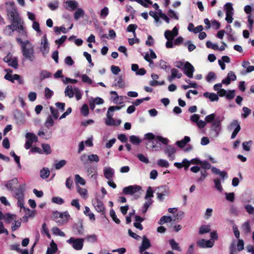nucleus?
I'll use <instances>...</instances> for the list:
<instances>
[{
    "instance_id": "f257e3e1",
    "label": "nucleus",
    "mask_w": 254,
    "mask_h": 254,
    "mask_svg": "<svg viewBox=\"0 0 254 254\" xmlns=\"http://www.w3.org/2000/svg\"><path fill=\"white\" fill-rule=\"evenodd\" d=\"M16 41L20 45L22 56L25 60L34 62L36 60L34 48L33 44L28 40H22V38L17 37Z\"/></svg>"
},
{
    "instance_id": "c03bdc74",
    "label": "nucleus",
    "mask_w": 254,
    "mask_h": 254,
    "mask_svg": "<svg viewBox=\"0 0 254 254\" xmlns=\"http://www.w3.org/2000/svg\"><path fill=\"white\" fill-rule=\"evenodd\" d=\"M54 123L53 117L51 116H49L45 122V126L46 127L49 128L53 126Z\"/></svg>"
},
{
    "instance_id": "473e14b6",
    "label": "nucleus",
    "mask_w": 254,
    "mask_h": 254,
    "mask_svg": "<svg viewBox=\"0 0 254 254\" xmlns=\"http://www.w3.org/2000/svg\"><path fill=\"white\" fill-rule=\"evenodd\" d=\"M253 144L252 140L244 141L242 143L243 149L244 151L249 152L251 150V146Z\"/></svg>"
},
{
    "instance_id": "e433bc0d",
    "label": "nucleus",
    "mask_w": 254,
    "mask_h": 254,
    "mask_svg": "<svg viewBox=\"0 0 254 254\" xmlns=\"http://www.w3.org/2000/svg\"><path fill=\"white\" fill-rule=\"evenodd\" d=\"M8 65L14 69H17L18 67V59L14 57L12 60L7 63Z\"/></svg>"
},
{
    "instance_id": "f03ea898",
    "label": "nucleus",
    "mask_w": 254,
    "mask_h": 254,
    "mask_svg": "<svg viewBox=\"0 0 254 254\" xmlns=\"http://www.w3.org/2000/svg\"><path fill=\"white\" fill-rule=\"evenodd\" d=\"M198 161V164L200 165L202 168L204 169H211L212 173L216 175H219V176L221 178L223 182H224L225 179L228 178V174L226 171H221L219 169L215 167H211L210 164L206 161Z\"/></svg>"
},
{
    "instance_id": "c85d7f7f",
    "label": "nucleus",
    "mask_w": 254,
    "mask_h": 254,
    "mask_svg": "<svg viewBox=\"0 0 254 254\" xmlns=\"http://www.w3.org/2000/svg\"><path fill=\"white\" fill-rule=\"evenodd\" d=\"M224 9L226 10V15H230L234 14V9L233 8L232 3L227 2L224 5Z\"/></svg>"
},
{
    "instance_id": "de8ad7c7",
    "label": "nucleus",
    "mask_w": 254,
    "mask_h": 254,
    "mask_svg": "<svg viewBox=\"0 0 254 254\" xmlns=\"http://www.w3.org/2000/svg\"><path fill=\"white\" fill-rule=\"evenodd\" d=\"M10 155L13 157L15 161L17 164V166L19 169L21 168V165L20 163V158L19 156L16 155L13 151H11L10 153Z\"/></svg>"
},
{
    "instance_id": "e2e57ef3",
    "label": "nucleus",
    "mask_w": 254,
    "mask_h": 254,
    "mask_svg": "<svg viewBox=\"0 0 254 254\" xmlns=\"http://www.w3.org/2000/svg\"><path fill=\"white\" fill-rule=\"evenodd\" d=\"M206 46L208 48L212 49L214 50H218V46L216 44H213L211 42L208 41L206 43Z\"/></svg>"
},
{
    "instance_id": "a19ab883",
    "label": "nucleus",
    "mask_w": 254,
    "mask_h": 254,
    "mask_svg": "<svg viewBox=\"0 0 254 254\" xmlns=\"http://www.w3.org/2000/svg\"><path fill=\"white\" fill-rule=\"evenodd\" d=\"M216 75L213 72H209L206 75L205 79L208 82H210L212 80H214L216 79Z\"/></svg>"
},
{
    "instance_id": "603ef678",
    "label": "nucleus",
    "mask_w": 254,
    "mask_h": 254,
    "mask_svg": "<svg viewBox=\"0 0 254 254\" xmlns=\"http://www.w3.org/2000/svg\"><path fill=\"white\" fill-rule=\"evenodd\" d=\"M110 216L112 217V219L113 220V221H115V223H116L118 224H119L120 223V220H119V219L117 218L116 213L113 209L110 210Z\"/></svg>"
},
{
    "instance_id": "1a4fd4ad",
    "label": "nucleus",
    "mask_w": 254,
    "mask_h": 254,
    "mask_svg": "<svg viewBox=\"0 0 254 254\" xmlns=\"http://www.w3.org/2000/svg\"><path fill=\"white\" fill-rule=\"evenodd\" d=\"M224 117L217 116L215 120L211 123V130L215 132V135L217 136L221 130V124Z\"/></svg>"
},
{
    "instance_id": "c9c22d12",
    "label": "nucleus",
    "mask_w": 254,
    "mask_h": 254,
    "mask_svg": "<svg viewBox=\"0 0 254 254\" xmlns=\"http://www.w3.org/2000/svg\"><path fill=\"white\" fill-rule=\"evenodd\" d=\"M129 141L133 144L138 145L141 142V139L136 135H131L129 136Z\"/></svg>"
},
{
    "instance_id": "774afa93",
    "label": "nucleus",
    "mask_w": 254,
    "mask_h": 254,
    "mask_svg": "<svg viewBox=\"0 0 254 254\" xmlns=\"http://www.w3.org/2000/svg\"><path fill=\"white\" fill-rule=\"evenodd\" d=\"M86 239L87 241L91 243H95L97 240V236L95 234L87 236Z\"/></svg>"
},
{
    "instance_id": "4c0bfd02",
    "label": "nucleus",
    "mask_w": 254,
    "mask_h": 254,
    "mask_svg": "<svg viewBox=\"0 0 254 254\" xmlns=\"http://www.w3.org/2000/svg\"><path fill=\"white\" fill-rule=\"evenodd\" d=\"M50 170L47 168H43L40 171V177L43 179H47L50 175Z\"/></svg>"
},
{
    "instance_id": "423d86ee",
    "label": "nucleus",
    "mask_w": 254,
    "mask_h": 254,
    "mask_svg": "<svg viewBox=\"0 0 254 254\" xmlns=\"http://www.w3.org/2000/svg\"><path fill=\"white\" fill-rule=\"evenodd\" d=\"M84 239L83 238H75L70 237L66 242L71 245L73 249L76 251L81 250L83 247Z\"/></svg>"
},
{
    "instance_id": "f8f14e48",
    "label": "nucleus",
    "mask_w": 254,
    "mask_h": 254,
    "mask_svg": "<svg viewBox=\"0 0 254 254\" xmlns=\"http://www.w3.org/2000/svg\"><path fill=\"white\" fill-rule=\"evenodd\" d=\"M23 22L21 21V23L20 24H19V25H17V26L16 28H15L14 29H17V32L18 33L19 35L17 37H20L22 38V40H27V32L25 30L23 25Z\"/></svg>"
},
{
    "instance_id": "79ce46f5",
    "label": "nucleus",
    "mask_w": 254,
    "mask_h": 254,
    "mask_svg": "<svg viewBox=\"0 0 254 254\" xmlns=\"http://www.w3.org/2000/svg\"><path fill=\"white\" fill-rule=\"evenodd\" d=\"M152 200L151 198L147 199V201L144 203L143 208L142 209V213L144 214L146 212L148 207L152 204Z\"/></svg>"
},
{
    "instance_id": "7c9ffc66",
    "label": "nucleus",
    "mask_w": 254,
    "mask_h": 254,
    "mask_svg": "<svg viewBox=\"0 0 254 254\" xmlns=\"http://www.w3.org/2000/svg\"><path fill=\"white\" fill-rule=\"evenodd\" d=\"M169 244L170 245L171 248L173 250H177L179 252H181L182 249L179 247V244L177 243L174 239H171L169 241Z\"/></svg>"
},
{
    "instance_id": "ea45409f",
    "label": "nucleus",
    "mask_w": 254,
    "mask_h": 254,
    "mask_svg": "<svg viewBox=\"0 0 254 254\" xmlns=\"http://www.w3.org/2000/svg\"><path fill=\"white\" fill-rule=\"evenodd\" d=\"M172 219L171 217L164 215L158 221V224L159 225H163L166 223L170 222L172 221Z\"/></svg>"
},
{
    "instance_id": "49530a36",
    "label": "nucleus",
    "mask_w": 254,
    "mask_h": 254,
    "mask_svg": "<svg viewBox=\"0 0 254 254\" xmlns=\"http://www.w3.org/2000/svg\"><path fill=\"white\" fill-rule=\"evenodd\" d=\"M88 158L89 160V161L90 162H95L96 163H97L99 161V156L96 154H90L88 155Z\"/></svg>"
},
{
    "instance_id": "37998d69",
    "label": "nucleus",
    "mask_w": 254,
    "mask_h": 254,
    "mask_svg": "<svg viewBox=\"0 0 254 254\" xmlns=\"http://www.w3.org/2000/svg\"><path fill=\"white\" fill-rule=\"evenodd\" d=\"M77 191L83 198H86L87 197L88 194L86 189L80 187H77Z\"/></svg>"
},
{
    "instance_id": "412c9836",
    "label": "nucleus",
    "mask_w": 254,
    "mask_h": 254,
    "mask_svg": "<svg viewBox=\"0 0 254 254\" xmlns=\"http://www.w3.org/2000/svg\"><path fill=\"white\" fill-rule=\"evenodd\" d=\"M113 116V114L109 113L107 112V119L105 120V124L107 126H115L116 125V121L115 120L112 118Z\"/></svg>"
},
{
    "instance_id": "f704fd0d",
    "label": "nucleus",
    "mask_w": 254,
    "mask_h": 254,
    "mask_svg": "<svg viewBox=\"0 0 254 254\" xmlns=\"http://www.w3.org/2000/svg\"><path fill=\"white\" fill-rule=\"evenodd\" d=\"M51 76L52 73L46 70H41L40 73V78L41 80H43L47 78H49Z\"/></svg>"
},
{
    "instance_id": "cd10ccee",
    "label": "nucleus",
    "mask_w": 254,
    "mask_h": 254,
    "mask_svg": "<svg viewBox=\"0 0 254 254\" xmlns=\"http://www.w3.org/2000/svg\"><path fill=\"white\" fill-rule=\"evenodd\" d=\"M214 183V188L219 192H222L223 190V187L221 185V180L217 178L213 180Z\"/></svg>"
},
{
    "instance_id": "9d476101",
    "label": "nucleus",
    "mask_w": 254,
    "mask_h": 254,
    "mask_svg": "<svg viewBox=\"0 0 254 254\" xmlns=\"http://www.w3.org/2000/svg\"><path fill=\"white\" fill-rule=\"evenodd\" d=\"M25 137L27 139L24 145L26 149H29L32 146L33 142L38 141L37 136L32 132L27 133Z\"/></svg>"
},
{
    "instance_id": "f3484780",
    "label": "nucleus",
    "mask_w": 254,
    "mask_h": 254,
    "mask_svg": "<svg viewBox=\"0 0 254 254\" xmlns=\"http://www.w3.org/2000/svg\"><path fill=\"white\" fill-rule=\"evenodd\" d=\"M214 244V241L211 240L201 239L197 242L198 246L201 248H211L213 246Z\"/></svg>"
},
{
    "instance_id": "a878e982",
    "label": "nucleus",
    "mask_w": 254,
    "mask_h": 254,
    "mask_svg": "<svg viewBox=\"0 0 254 254\" xmlns=\"http://www.w3.org/2000/svg\"><path fill=\"white\" fill-rule=\"evenodd\" d=\"M156 66H159L160 68L165 71H168L171 68V66L167 64V63L163 60L159 61L156 64Z\"/></svg>"
},
{
    "instance_id": "aec40b11",
    "label": "nucleus",
    "mask_w": 254,
    "mask_h": 254,
    "mask_svg": "<svg viewBox=\"0 0 254 254\" xmlns=\"http://www.w3.org/2000/svg\"><path fill=\"white\" fill-rule=\"evenodd\" d=\"M104 175L106 179L110 180L114 175V170L111 167H105L104 169Z\"/></svg>"
},
{
    "instance_id": "a18cd8bd",
    "label": "nucleus",
    "mask_w": 254,
    "mask_h": 254,
    "mask_svg": "<svg viewBox=\"0 0 254 254\" xmlns=\"http://www.w3.org/2000/svg\"><path fill=\"white\" fill-rule=\"evenodd\" d=\"M216 114L214 113L207 115L205 118V121L206 123H212L216 118Z\"/></svg>"
},
{
    "instance_id": "393cba45",
    "label": "nucleus",
    "mask_w": 254,
    "mask_h": 254,
    "mask_svg": "<svg viewBox=\"0 0 254 254\" xmlns=\"http://www.w3.org/2000/svg\"><path fill=\"white\" fill-rule=\"evenodd\" d=\"M203 96L212 102L217 101L219 99L218 96L214 93L205 92L203 94Z\"/></svg>"
},
{
    "instance_id": "6e6552de",
    "label": "nucleus",
    "mask_w": 254,
    "mask_h": 254,
    "mask_svg": "<svg viewBox=\"0 0 254 254\" xmlns=\"http://www.w3.org/2000/svg\"><path fill=\"white\" fill-rule=\"evenodd\" d=\"M228 128L230 130H232L234 129V130L231 134V138L232 139H234L236 137L238 132L241 130L240 123L236 120H233L229 125Z\"/></svg>"
},
{
    "instance_id": "338daca9",
    "label": "nucleus",
    "mask_w": 254,
    "mask_h": 254,
    "mask_svg": "<svg viewBox=\"0 0 254 254\" xmlns=\"http://www.w3.org/2000/svg\"><path fill=\"white\" fill-rule=\"evenodd\" d=\"M172 32L170 30H167L165 32L164 36L166 39L168 40H173L174 37L172 34Z\"/></svg>"
},
{
    "instance_id": "9b49d317",
    "label": "nucleus",
    "mask_w": 254,
    "mask_h": 254,
    "mask_svg": "<svg viewBox=\"0 0 254 254\" xmlns=\"http://www.w3.org/2000/svg\"><path fill=\"white\" fill-rule=\"evenodd\" d=\"M144 138L148 140H153L155 139H157L159 141L162 142L163 144L167 145L169 142V140L166 138H164L161 136H156L152 133H147L144 135Z\"/></svg>"
},
{
    "instance_id": "6ab92c4d",
    "label": "nucleus",
    "mask_w": 254,
    "mask_h": 254,
    "mask_svg": "<svg viewBox=\"0 0 254 254\" xmlns=\"http://www.w3.org/2000/svg\"><path fill=\"white\" fill-rule=\"evenodd\" d=\"M65 3L66 5L65 8L69 11H73L78 6V3L74 0H68L65 2Z\"/></svg>"
},
{
    "instance_id": "72a5a7b5",
    "label": "nucleus",
    "mask_w": 254,
    "mask_h": 254,
    "mask_svg": "<svg viewBox=\"0 0 254 254\" xmlns=\"http://www.w3.org/2000/svg\"><path fill=\"white\" fill-rule=\"evenodd\" d=\"M84 213L85 215L88 216L91 220L94 221L95 220L94 214L90 211V208L88 206L85 207Z\"/></svg>"
},
{
    "instance_id": "13d9d810",
    "label": "nucleus",
    "mask_w": 254,
    "mask_h": 254,
    "mask_svg": "<svg viewBox=\"0 0 254 254\" xmlns=\"http://www.w3.org/2000/svg\"><path fill=\"white\" fill-rule=\"evenodd\" d=\"M82 81L84 83H88V84H92L93 83L92 80L86 74H83L81 76Z\"/></svg>"
},
{
    "instance_id": "0eeeda50",
    "label": "nucleus",
    "mask_w": 254,
    "mask_h": 254,
    "mask_svg": "<svg viewBox=\"0 0 254 254\" xmlns=\"http://www.w3.org/2000/svg\"><path fill=\"white\" fill-rule=\"evenodd\" d=\"M50 47L47 36L45 34L41 39L40 50L43 56H46L49 52Z\"/></svg>"
},
{
    "instance_id": "4468645a",
    "label": "nucleus",
    "mask_w": 254,
    "mask_h": 254,
    "mask_svg": "<svg viewBox=\"0 0 254 254\" xmlns=\"http://www.w3.org/2000/svg\"><path fill=\"white\" fill-rule=\"evenodd\" d=\"M184 73L189 78L193 77V73L194 71L193 66L189 62H186V65L183 69Z\"/></svg>"
},
{
    "instance_id": "8fccbe9b",
    "label": "nucleus",
    "mask_w": 254,
    "mask_h": 254,
    "mask_svg": "<svg viewBox=\"0 0 254 254\" xmlns=\"http://www.w3.org/2000/svg\"><path fill=\"white\" fill-rule=\"evenodd\" d=\"M52 232L54 234L57 236H60L61 237H64L65 236L64 233L61 231L59 228L56 227L53 228Z\"/></svg>"
},
{
    "instance_id": "69168bd1",
    "label": "nucleus",
    "mask_w": 254,
    "mask_h": 254,
    "mask_svg": "<svg viewBox=\"0 0 254 254\" xmlns=\"http://www.w3.org/2000/svg\"><path fill=\"white\" fill-rule=\"evenodd\" d=\"M226 196V198L227 200L230 201L231 202H233L235 199V194L234 192H226L225 193Z\"/></svg>"
},
{
    "instance_id": "39448f33",
    "label": "nucleus",
    "mask_w": 254,
    "mask_h": 254,
    "mask_svg": "<svg viewBox=\"0 0 254 254\" xmlns=\"http://www.w3.org/2000/svg\"><path fill=\"white\" fill-rule=\"evenodd\" d=\"M69 218V215L67 211L63 213L55 211L53 213V219L59 225H63L67 222Z\"/></svg>"
},
{
    "instance_id": "dca6fc26",
    "label": "nucleus",
    "mask_w": 254,
    "mask_h": 254,
    "mask_svg": "<svg viewBox=\"0 0 254 254\" xmlns=\"http://www.w3.org/2000/svg\"><path fill=\"white\" fill-rule=\"evenodd\" d=\"M4 78L12 83L14 82V80H17L18 83L20 84L24 83V81L20 77V76L18 74H14L11 75L10 74H6L4 76Z\"/></svg>"
},
{
    "instance_id": "4be33fe9",
    "label": "nucleus",
    "mask_w": 254,
    "mask_h": 254,
    "mask_svg": "<svg viewBox=\"0 0 254 254\" xmlns=\"http://www.w3.org/2000/svg\"><path fill=\"white\" fill-rule=\"evenodd\" d=\"M50 245V247L47 249L46 254H54L58 251L57 245L53 240L52 241Z\"/></svg>"
},
{
    "instance_id": "bb28decb",
    "label": "nucleus",
    "mask_w": 254,
    "mask_h": 254,
    "mask_svg": "<svg viewBox=\"0 0 254 254\" xmlns=\"http://www.w3.org/2000/svg\"><path fill=\"white\" fill-rule=\"evenodd\" d=\"M18 180L17 179L14 178L9 181H7L5 184V187L8 190H12V188L17 185Z\"/></svg>"
},
{
    "instance_id": "2eb2a0df",
    "label": "nucleus",
    "mask_w": 254,
    "mask_h": 254,
    "mask_svg": "<svg viewBox=\"0 0 254 254\" xmlns=\"http://www.w3.org/2000/svg\"><path fill=\"white\" fill-rule=\"evenodd\" d=\"M92 203L97 211L101 213L102 215L105 214V206L102 201L96 198Z\"/></svg>"
},
{
    "instance_id": "bf43d9fd",
    "label": "nucleus",
    "mask_w": 254,
    "mask_h": 254,
    "mask_svg": "<svg viewBox=\"0 0 254 254\" xmlns=\"http://www.w3.org/2000/svg\"><path fill=\"white\" fill-rule=\"evenodd\" d=\"M52 202L58 204H62L64 202V200L62 198L58 196L53 197L52 198Z\"/></svg>"
},
{
    "instance_id": "5701e85b",
    "label": "nucleus",
    "mask_w": 254,
    "mask_h": 254,
    "mask_svg": "<svg viewBox=\"0 0 254 254\" xmlns=\"http://www.w3.org/2000/svg\"><path fill=\"white\" fill-rule=\"evenodd\" d=\"M87 174L88 176L92 174L91 178L94 180H96L97 178V172L96 168L93 167H89L87 169Z\"/></svg>"
},
{
    "instance_id": "052dcab7",
    "label": "nucleus",
    "mask_w": 254,
    "mask_h": 254,
    "mask_svg": "<svg viewBox=\"0 0 254 254\" xmlns=\"http://www.w3.org/2000/svg\"><path fill=\"white\" fill-rule=\"evenodd\" d=\"M32 28L39 35H40L41 34V30L40 28V25H39V23L38 22H37L36 21H33V24H32Z\"/></svg>"
},
{
    "instance_id": "20e7f679",
    "label": "nucleus",
    "mask_w": 254,
    "mask_h": 254,
    "mask_svg": "<svg viewBox=\"0 0 254 254\" xmlns=\"http://www.w3.org/2000/svg\"><path fill=\"white\" fill-rule=\"evenodd\" d=\"M9 3L11 6V8L7 9V15L12 18V22L13 23H16L17 25H19V24L21 23L22 20L17 11L14 3L13 2H10Z\"/></svg>"
},
{
    "instance_id": "09e8293b",
    "label": "nucleus",
    "mask_w": 254,
    "mask_h": 254,
    "mask_svg": "<svg viewBox=\"0 0 254 254\" xmlns=\"http://www.w3.org/2000/svg\"><path fill=\"white\" fill-rule=\"evenodd\" d=\"M75 182L76 184H79L81 185L85 184V181L78 174L75 175Z\"/></svg>"
},
{
    "instance_id": "5fc2aeb1",
    "label": "nucleus",
    "mask_w": 254,
    "mask_h": 254,
    "mask_svg": "<svg viewBox=\"0 0 254 254\" xmlns=\"http://www.w3.org/2000/svg\"><path fill=\"white\" fill-rule=\"evenodd\" d=\"M50 110L53 118L55 119H57L59 116V112L58 110L55 109L52 106L50 107Z\"/></svg>"
},
{
    "instance_id": "864d4df0",
    "label": "nucleus",
    "mask_w": 254,
    "mask_h": 254,
    "mask_svg": "<svg viewBox=\"0 0 254 254\" xmlns=\"http://www.w3.org/2000/svg\"><path fill=\"white\" fill-rule=\"evenodd\" d=\"M42 147L43 151L46 154H50L51 153V147L48 144H42Z\"/></svg>"
},
{
    "instance_id": "ddd939ff",
    "label": "nucleus",
    "mask_w": 254,
    "mask_h": 254,
    "mask_svg": "<svg viewBox=\"0 0 254 254\" xmlns=\"http://www.w3.org/2000/svg\"><path fill=\"white\" fill-rule=\"evenodd\" d=\"M164 151L165 153L167 154L168 157L170 161H173L175 159V154L176 150L174 146L168 145L164 149Z\"/></svg>"
},
{
    "instance_id": "7ed1b4c3",
    "label": "nucleus",
    "mask_w": 254,
    "mask_h": 254,
    "mask_svg": "<svg viewBox=\"0 0 254 254\" xmlns=\"http://www.w3.org/2000/svg\"><path fill=\"white\" fill-rule=\"evenodd\" d=\"M141 187L139 186H129L123 189V193L125 195H133L135 199H137L141 195Z\"/></svg>"
},
{
    "instance_id": "680f3d73",
    "label": "nucleus",
    "mask_w": 254,
    "mask_h": 254,
    "mask_svg": "<svg viewBox=\"0 0 254 254\" xmlns=\"http://www.w3.org/2000/svg\"><path fill=\"white\" fill-rule=\"evenodd\" d=\"M81 113L84 116H87L89 114L88 107L86 104H84L81 108Z\"/></svg>"
},
{
    "instance_id": "2f4dec72",
    "label": "nucleus",
    "mask_w": 254,
    "mask_h": 254,
    "mask_svg": "<svg viewBox=\"0 0 254 254\" xmlns=\"http://www.w3.org/2000/svg\"><path fill=\"white\" fill-rule=\"evenodd\" d=\"M84 15V11L82 8H77L74 14V18L75 20H78L80 17H83Z\"/></svg>"
},
{
    "instance_id": "b1692460",
    "label": "nucleus",
    "mask_w": 254,
    "mask_h": 254,
    "mask_svg": "<svg viewBox=\"0 0 254 254\" xmlns=\"http://www.w3.org/2000/svg\"><path fill=\"white\" fill-rule=\"evenodd\" d=\"M75 88L73 89L72 86L67 85L65 88L64 93L66 96H68L69 98H72L74 95Z\"/></svg>"
},
{
    "instance_id": "c756f323",
    "label": "nucleus",
    "mask_w": 254,
    "mask_h": 254,
    "mask_svg": "<svg viewBox=\"0 0 254 254\" xmlns=\"http://www.w3.org/2000/svg\"><path fill=\"white\" fill-rule=\"evenodd\" d=\"M14 196L16 199H21L24 198L23 188L22 186H19L14 193Z\"/></svg>"
},
{
    "instance_id": "a211bd4d",
    "label": "nucleus",
    "mask_w": 254,
    "mask_h": 254,
    "mask_svg": "<svg viewBox=\"0 0 254 254\" xmlns=\"http://www.w3.org/2000/svg\"><path fill=\"white\" fill-rule=\"evenodd\" d=\"M151 246L149 240L146 236H143L142 238L141 245L139 247L140 253L142 254L146 250L148 249Z\"/></svg>"
},
{
    "instance_id": "3c124183",
    "label": "nucleus",
    "mask_w": 254,
    "mask_h": 254,
    "mask_svg": "<svg viewBox=\"0 0 254 254\" xmlns=\"http://www.w3.org/2000/svg\"><path fill=\"white\" fill-rule=\"evenodd\" d=\"M157 164L158 166L162 167L167 168L169 166V163L168 161L164 159H159L157 161Z\"/></svg>"
},
{
    "instance_id": "58836bf2",
    "label": "nucleus",
    "mask_w": 254,
    "mask_h": 254,
    "mask_svg": "<svg viewBox=\"0 0 254 254\" xmlns=\"http://www.w3.org/2000/svg\"><path fill=\"white\" fill-rule=\"evenodd\" d=\"M66 163L65 160H61L59 161H56L54 164V167L56 170H60L63 168Z\"/></svg>"
},
{
    "instance_id": "6e6d98bb",
    "label": "nucleus",
    "mask_w": 254,
    "mask_h": 254,
    "mask_svg": "<svg viewBox=\"0 0 254 254\" xmlns=\"http://www.w3.org/2000/svg\"><path fill=\"white\" fill-rule=\"evenodd\" d=\"M210 231V229L209 226L206 225L201 226L199 230V233L200 234H203Z\"/></svg>"
},
{
    "instance_id": "0e129e2a",
    "label": "nucleus",
    "mask_w": 254,
    "mask_h": 254,
    "mask_svg": "<svg viewBox=\"0 0 254 254\" xmlns=\"http://www.w3.org/2000/svg\"><path fill=\"white\" fill-rule=\"evenodd\" d=\"M53 95V92L49 88L46 87L45 89V97L46 99H50Z\"/></svg>"
},
{
    "instance_id": "4d7b16f0",
    "label": "nucleus",
    "mask_w": 254,
    "mask_h": 254,
    "mask_svg": "<svg viewBox=\"0 0 254 254\" xmlns=\"http://www.w3.org/2000/svg\"><path fill=\"white\" fill-rule=\"evenodd\" d=\"M171 74L175 78H180L182 76V74L178 69L174 68L171 69Z\"/></svg>"
}]
</instances>
